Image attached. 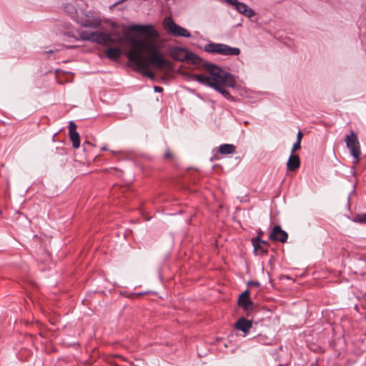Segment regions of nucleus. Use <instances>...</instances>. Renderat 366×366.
I'll list each match as a JSON object with an SVG mask.
<instances>
[{
  "mask_svg": "<svg viewBox=\"0 0 366 366\" xmlns=\"http://www.w3.org/2000/svg\"><path fill=\"white\" fill-rule=\"evenodd\" d=\"M131 44L132 47L127 55V59L137 66V70L143 76L151 79L154 78V73L150 71L151 66L158 69L171 66V63L164 57L154 43L132 39Z\"/></svg>",
  "mask_w": 366,
  "mask_h": 366,
  "instance_id": "obj_1",
  "label": "nucleus"
},
{
  "mask_svg": "<svg viewBox=\"0 0 366 366\" xmlns=\"http://www.w3.org/2000/svg\"><path fill=\"white\" fill-rule=\"evenodd\" d=\"M203 66L211 76H207L204 74H193L192 77L193 80L212 88H213V85H215L217 81H222L224 84L231 88L235 87L236 79L234 75L211 63H205Z\"/></svg>",
  "mask_w": 366,
  "mask_h": 366,
  "instance_id": "obj_2",
  "label": "nucleus"
},
{
  "mask_svg": "<svg viewBox=\"0 0 366 366\" xmlns=\"http://www.w3.org/2000/svg\"><path fill=\"white\" fill-rule=\"evenodd\" d=\"M81 40L89 41L102 46H107L117 43V40L112 37L111 33L102 32L99 31H82L79 32Z\"/></svg>",
  "mask_w": 366,
  "mask_h": 366,
  "instance_id": "obj_3",
  "label": "nucleus"
},
{
  "mask_svg": "<svg viewBox=\"0 0 366 366\" xmlns=\"http://www.w3.org/2000/svg\"><path fill=\"white\" fill-rule=\"evenodd\" d=\"M74 17V21L86 28L97 29L100 26L102 23L100 18L95 16L91 11H86L81 9L79 14Z\"/></svg>",
  "mask_w": 366,
  "mask_h": 366,
  "instance_id": "obj_4",
  "label": "nucleus"
},
{
  "mask_svg": "<svg viewBox=\"0 0 366 366\" xmlns=\"http://www.w3.org/2000/svg\"><path fill=\"white\" fill-rule=\"evenodd\" d=\"M204 51L210 54H218L223 56H238L240 49L220 43H209L204 46Z\"/></svg>",
  "mask_w": 366,
  "mask_h": 366,
  "instance_id": "obj_5",
  "label": "nucleus"
},
{
  "mask_svg": "<svg viewBox=\"0 0 366 366\" xmlns=\"http://www.w3.org/2000/svg\"><path fill=\"white\" fill-rule=\"evenodd\" d=\"M346 146L349 149L350 154L354 158V163H358L361 154L360 142L354 132H352L350 135H347L345 139Z\"/></svg>",
  "mask_w": 366,
  "mask_h": 366,
  "instance_id": "obj_6",
  "label": "nucleus"
},
{
  "mask_svg": "<svg viewBox=\"0 0 366 366\" xmlns=\"http://www.w3.org/2000/svg\"><path fill=\"white\" fill-rule=\"evenodd\" d=\"M164 26L167 29L169 34L174 36H182L189 38L190 32L185 28L177 24L171 18L167 17L164 20Z\"/></svg>",
  "mask_w": 366,
  "mask_h": 366,
  "instance_id": "obj_7",
  "label": "nucleus"
},
{
  "mask_svg": "<svg viewBox=\"0 0 366 366\" xmlns=\"http://www.w3.org/2000/svg\"><path fill=\"white\" fill-rule=\"evenodd\" d=\"M129 29L132 31L139 32L145 36L155 39L159 38V33L154 29V26L151 24L148 25H139L133 24L130 25Z\"/></svg>",
  "mask_w": 366,
  "mask_h": 366,
  "instance_id": "obj_8",
  "label": "nucleus"
},
{
  "mask_svg": "<svg viewBox=\"0 0 366 366\" xmlns=\"http://www.w3.org/2000/svg\"><path fill=\"white\" fill-rule=\"evenodd\" d=\"M269 238L270 240L274 242L285 243L287 240L288 234L281 228L280 225H275L272 228L269 235Z\"/></svg>",
  "mask_w": 366,
  "mask_h": 366,
  "instance_id": "obj_9",
  "label": "nucleus"
},
{
  "mask_svg": "<svg viewBox=\"0 0 366 366\" xmlns=\"http://www.w3.org/2000/svg\"><path fill=\"white\" fill-rule=\"evenodd\" d=\"M238 305L245 311H252L253 310L254 303L249 297V292L246 290L239 297Z\"/></svg>",
  "mask_w": 366,
  "mask_h": 366,
  "instance_id": "obj_10",
  "label": "nucleus"
},
{
  "mask_svg": "<svg viewBox=\"0 0 366 366\" xmlns=\"http://www.w3.org/2000/svg\"><path fill=\"white\" fill-rule=\"evenodd\" d=\"M252 244L254 247V251L261 254H265L267 253L269 244L268 242L261 239L259 236L252 239Z\"/></svg>",
  "mask_w": 366,
  "mask_h": 366,
  "instance_id": "obj_11",
  "label": "nucleus"
},
{
  "mask_svg": "<svg viewBox=\"0 0 366 366\" xmlns=\"http://www.w3.org/2000/svg\"><path fill=\"white\" fill-rule=\"evenodd\" d=\"M69 138L72 142V146L77 149L80 147V138L79 134L76 132V125L74 122H70L69 127Z\"/></svg>",
  "mask_w": 366,
  "mask_h": 366,
  "instance_id": "obj_12",
  "label": "nucleus"
},
{
  "mask_svg": "<svg viewBox=\"0 0 366 366\" xmlns=\"http://www.w3.org/2000/svg\"><path fill=\"white\" fill-rule=\"evenodd\" d=\"M238 12L244 14L245 16L251 18L255 15V12L251 8H249L247 4L242 2H239L237 0V3L232 4Z\"/></svg>",
  "mask_w": 366,
  "mask_h": 366,
  "instance_id": "obj_13",
  "label": "nucleus"
},
{
  "mask_svg": "<svg viewBox=\"0 0 366 366\" xmlns=\"http://www.w3.org/2000/svg\"><path fill=\"white\" fill-rule=\"evenodd\" d=\"M189 52L186 49L181 48V47H174L171 50V56L172 58L179 61H185L186 56L187 55Z\"/></svg>",
  "mask_w": 366,
  "mask_h": 366,
  "instance_id": "obj_14",
  "label": "nucleus"
},
{
  "mask_svg": "<svg viewBox=\"0 0 366 366\" xmlns=\"http://www.w3.org/2000/svg\"><path fill=\"white\" fill-rule=\"evenodd\" d=\"M252 326V321L248 320L244 317L239 318L235 323V328L244 332H249Z\"/></svg>",
  "mask_w": 366,
  "mask_h": 366,
  "instance_id": "obj_15",
  "label": "nucleus"
},
{
  "mask_svg": "<svg viewBox=\"0 0 366 366\" xmlns=\"http://www.w3.org/2000/svg\"><path fill=\"white\" fill-rule=\"evenodd\" d=\"M300 166V159L298 155L291 154L287 163V167L289 171L297 170Z\"/></svg>",
  "mask_w": 366,
  "mask_h": 366,
  "instance_id": "obj_16",
  "label": "nucleus"
},
{
  "mask_svg": "<svg viewBox=\"0 0 366 366\" xmlns=\"http://www.w3.org/2000/svg\"><path fill=\"white\" fill-rule=\"evenodd\" d=\"M229 87L224 84L222 81H217L215 85H213V89L219 92L224 98L228 100H232V97L230 93L224 89V87Z\"/></svg>",
  "mask_w": 366,
  "mask_h": 366,
  "instance_id": "obj_17",
  "label": "nucleus"
},
{
  "mask_svg": "<svg viewBox=\"0 0 366 366\" xmlns=\"http://www.w3.org/2000/svg\"><path fill=\"white\" fill-rule=\"evenodd\" d=\"M105 54L109 59L117 60L122 55V51L118 47H109L105 50Z\"/></svg>",
  "mask_w": 366,
  "mask_h": 366,
  "instance_id": "obj_18",
  "label": "nucleus"
},
{
  "mask_svg": "<svg viewBox=\"0 0 366 366\" xmlns=\"http://www.w3.org/2000/svg\"><path fill=\"white\" fill-rule=\"evenodd\" d=\"M218 150L221 154H232L236 152V147L232 144H223L219 147Z\"/></svg>",
  "mask_w": 366,
  "mask_h": 366,
  "instance_id": "obj_19",
  "label": "nucleus"
},
{
  "mask_svg": "<svg viewBox=\"0 0 366 366\" xmlns=\"http://www.w3.org/2000/svg\"><path fill=\"white\" fill-rule=\"evenodd\" d=\"M64 11L69 14L70 17L74 20V16H76L80 11V9H77L76 6L71 3L66 4L64 6Z\"/></svg>",
  "mask_w": 366,
  "mask_h": 366,
  "instance_id": "obj_20",
  "label": "nucleus"
},
{
  "mask_svg": "<svg viewBox=\"0 0 366 366\" xmlns=\"http://www.w3.org/2000/svg\"><path fill=\"white\" fill-rule=\"evenodd\" d=\"M185 61H187L188 63H190L194 65H199L202 62V59L198 55L194 53H188L186 56Z\"/></svg>",
  "mask_w": 366,
  "mask_h": 366,
  "instance_id": "obj_21",
  "label": "nucleus"
},
{
  "mask_svg": "<svg viewBox=\"0 0 366 366\" xmlns=\"http://www.w3.org/2000/svg\"><path fill=\"white\" fill-rule=\"evenodd\" d=\"M356 222L362 224H366V213L358 215Z\"/></svg>",
  "mask_w": 366,
  "mask_h": 366,
  "instance_id": "obj_22",
  "label": "nucleus"
},
{
  "mask_svg": "<svg viewBox=\"0 0 366 366\" xmlns=\"http://www.w3.org/2000/svg\"><path fill=\"white\" fill-rule=\"evenodd\" d=\"M301 147V143L299 142V141H296L292 148L291 154H295V152L300 149Z\"/></svg>",
  "mask_w": 366,
  "mask_h": 366,
  "instance_id": "obj_23",
  "label": "nucleus"
},
{
  "mask_svg": "<svg viewBox=\"0 0 366 366\" xmlns=\"http://www.w3.org/2000/svg\"><path fill=\"white\" fill-rule=\"evenodd\" d=\"M164 159H172V158H173V155H172V152H171L169 150H167V151L165 152V154H164Z\"/></svg>",
  "mask_w": 366,
  "mask_h": 366,
  "instance_id": "obj_24",
  "label": "nucleus"
},
{
  "mask_svg": "<svg viewBox=\"0 0 366 366\" xmlns=\"http://www.w3.org/2000/svg\"><path fill=\"white\" fill-rule=\"evenodd\" d=\"M248 285L250 287H258L259 286V282L257 281H249L248 282Z\"/></svg>",
  "mask_w": 366,
  "mask_h": 366,
  "instance_id": "obj_25",
  "label": "nucleus"
},
{
  "mask_svg": "<svg viewBox=\"0 0 366 366\" xmlns=\"http://www.w3.org/2000/svg\"><path fill=\"white\" fill-rule=\"evenodd\" d=\"M302 138V133L300 131H299L297 133V135L296 141H299V142L301 143Z\"/></svg>",
  "mask_w": 366,
  "mask_h": 366,
  "instance_id": "obj_26",
  "label": "nucleus"
},
{
  "mask_svg": "<svg viewBox=\"0 0 366 366\" xmlns=\"http://www.w3.org/2000/svg\"><path fill=\"white\" fill-rule=\"evenodd\" d=\"M154 90L156 92H162L163 91V88L161 86H156L154 87Z\"/></svg>",
  "mask_w": 366,
  "mask_h": 366,
  "instance_id": "obj_27",
  "label": "nucleus"
},
{
  "mask_svg": "<svg viewBox=\"0 0 366 366\" xmlns=\"http://www.w3.org/2000/svg\"><path fill=\"white\" fill-rule=\"evenodd\" d=\"M112 170H113L117 175L119 177L121 176L122 172L120 170H118L116 168H112Z\"/></svg>",
  "mask_w": 366,
  "mask_h": 366,
  "instance_id": "obj_28",
  "label": "nucleus"
},
{
  "mask_svg": "<svg viewBox=\"0 0 366 366\" xmlns=\"http://www.w3.org/2000/svg\"><path fill=\"white\" fill-rule=\"evenodd\" d=\"M227 3H229L230 5H232V4L237 3V0H224Z\"/></svg>",
  "mask_w": 366,
  "mask_h": 366,
  "instance_id": "obj_29",
  "label": "nucleus"
},
{
  "mask_svg": "<svg viewBox=\"0 0 366 366\" xmlns=\"http://www.w3.org/2000/svg\"><path fill=\"white\" fill-rule=\"evenodd\" d=\"M310 366H318L317 362H315L310 365Z\"/></svg>",
  "mask_w": 366,
  "mask_h": 366,
  "instance_id": "obj_30",
  "label": "nucleus"
},
{
  "mask_svg": "<svg viewBox=\"0 0 366 366\" xmlns=\"http://www.w3.org/2000/svg\"><path fill=\"white\" fill-rule=\"evenodd\" d=\"M102 150H107V148L106 147H102Z\"/></svg>",
  "mask_w": 366,
  "mask_h": 366,
  "instance_id": "obj_31",
  "label": "nucleus"
}]
</instances>
